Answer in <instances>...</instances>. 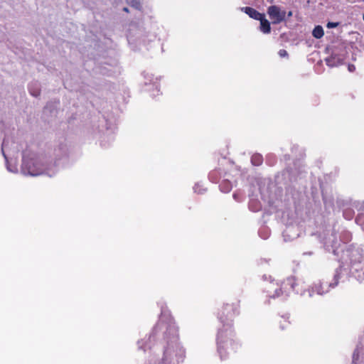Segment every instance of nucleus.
<instances>
[{
	"mask_svg": "<svg viewBox=\"0 0 364 364\" xmlns=\"http://www.w3.org/2000/svg\"><path fill=\"white\" fill-rule=\"evenodd\" d=\"M280 328H281L282 329H284V325H281V326H280Z\"/></svg>",
	"mask_w": 364,
	"mask_h": 364,
	"instance_id": "nucleus-17",
	"label": "nucleus"
},
{
	"mask_svg": "<svg viewBox=\"0 0 364 364\" xmlns=\"http://www.w3.org/2000/svg\"><path fill=\"white\" fill-rule=\"evenodd\" d=\"M123 10H124L125 12H129V9H128V8H127V7H124V8L123 9Z\"/></svg>",
	"mask_w": 364,
	"mask_h": 364,
	"instance_id": "nucleus-14",
	"label": "nucleus"
},
{
	"mask_svg": "<svg viewBox=\"0 0 364 364\" xmlns=\"http://www.w3.org/2000/svg\"><path fill=\"white\" fill-rule=\"evenodd\" d=\"M263 161V158L260 154H255L251 158V162L254 166H259Z\"/></svg>",
	"mask_w": 364,
	"mask_h": 364,
	"instance_id": "nucleus-9",
	"label": "nucleus"
},
{
	"mask_svg": "<svg viewBox=\"0 0 364 364\" xmlns=\"http://www.w3.org/2000/svg\"><path fill=\"white\" fill-rule=\"evenodd\" d=\"M173 353H176V348H173Z\"/></svg>",
	"mask_w": 364,
	"mask_h": 364,
	"instance_id": "nucleus-19",
	"label": "nucleus"
},
{
	"mask_svg": "<svg viewBox=\"0 0 364 364\" xmlns=\"http://www.w3.org/2000/svg\"><path fill=\"white\" fill-rule=\"evenodd\" d=\"M259 21H260V31L264 33H269L271 32V26L269 21L265 18V15Z\"/></svg>",
	"mask_w": 364,
	"mask_h": 364,
	"instance_id": "nucleus-6",
	"label": "nucleus"
},
{
	"mask_svg": "<svg viewBox=\"0 0 364 364\" xmlns=\"http://www.w3.org/2000/svg\"><path fill=\"white\" fill-rule=\"evenodd\" d=\"M295 277H290L284 280L279 287H274V284H270L266 288V291L270 298H276L284 294L288 295L291 291H297L296 287L297 286Z\"/></svg>",
	"mask_w": 364,
	"mask_h": 364,
	"instance_id": "nucleus-3",
	"label": "nucleus"
},
{
	"mask_svg": "<svg viewBox=\"0 0 364 364\" xmlns=\"http://www.w3.org/2000/svg\"><path fill=\"white\" fill-rule=\"evenodd\" d=\"M291 15H292L291 11H289V14H288V16H291Z\"/></svg>",
	"mask_w": 364,
	"mask_h": 364,
	"instance_id": "nucleus-16",
	"label": "nucleus"
},
{
	"mask_svg": "<svg viewBox=\"0 0 364 364\" xmlns=\"http://www.w3.org/2000/svg\"><path fill=\"white\" fill-rule=\"evenodd\" d=\"M338 23H335V22H328V23H327V27H328V28H336V27H337V26H338Z\"/></svg>",
	"mask_w": 364,
	"mask_h": 364,
	"instance_id": "nucleus-12",
	"label": "nucleus"
},
{
	"mask_svg": "<svg viewBox=\"0 0 364 364\" xmlns=\"http://www.w3.org/2000/svg\"><path fill=\"white\" fill-rule=\"evenodd\" d=\"M242 10L250 18L258 21L264 15V14L259 13L256 9L249 6L243 7L242 8Z\"/></svg>",
	"mask_w": 364,
	"mask_h": 364,
	"instance_id": "nucleus-5",
	"label": "nucleus"
},
{
	"mask_svg": "<svg viewBox=\"0 0 364 364\" xmlns=\"http://www.w3.org/2000/svg\"><path fill=\"white\" fill-rule=\"evenodd\" d=\"M32 95H36V96H37V95H38V93H36V94H35V93H32Z\"/></svg>",
	"mask_w": 364,
	"mask_h": 364,
	"instance_id": "nucleus-18",
	"label": "nucleus"
},
{
	"mask_svg": "<svg viewBox=\"0 0 364 364\" xmlns=\"http://www.w3.org/2000/svg\"><path fill=\"white\" fill-rule=\"evenodd\" d=\"M129 3L136 9H139L141 6L139 0H130Z\"/></svg>",
	"mask_w": 364,
	"mask_h": 364,
	"instance_id": "nucleus-10",
	"label": "nucleus"
},
{
	"mask_svg": "<svg viewBox=\"0 0 364 364\" xmlns=\"http://www.w3.org/2000/svg\"><path fill=\"white\" fill-rule=\"evenodd\" d=\"M240 301L224 303L219 309L217 317L222 324L217 337L218 351L221 359H226L231 353L237 352L240 343L234 338L235 333L233 321L240 314Z\"/></svg>",
	"mask_w": 364,
	"mask_h": 364,
	"instance_id": "nucleus-1",
	"label": "nucleus"
},
{
	"mask_svg": "<svg viewBox=\"0 0 364 364\" xmlns=\"http://www.w3.org/2000/svg\"><path fill=\"white\" fill-rule=\"evenodd\" d=\"M279 55L280 57L283 58V57H286L288 55V53L287 52L286 50L284 49H281L279 51Z\"/></svg>",
	"mask_w": 364,
	"mask_h": 364,
	"instance_id": "nucleus-11",
	"label": "nucleus"
},
{
	"mask_svg": "<svg viewBox=\"0 0 364 364\" xmlns=\"http://www.w3.org/2000/svg\"><path fill=\"white\" fill-rule=\"evenodd\" d=\"M312 35L314 38L319 39L324 35V31L321 26H316L312 31Z\"/></svg>",
	"mask_w": 364,
	"mask_h": 364,
	"instance_id": "nucleus-7",
	"label": "nucleus"
},
{
	"mask_svg": "<svg viewBox=\"0 0 364 364\" xmlns=\"http://www.w3.org/2000/svg\"><path fill=\"white\" fill-rule=\"evenodd\" d=\"M363 21H364V14H363Z\"/></svg>",
	"mask_w": 364,
	"mask_h": 364,
	"instance_id": "nucleus-20",
	"label": "nucleus"
},
{
	"mask_svg": "<svg viewBox=\"0 0 364 364\" xmlns=\"http://www.w3.org/2000/svg\"><path fill=\"white\" fill-rule=\"evenodd\" d=\"M220 190L224 192V193H228L230 191L231 188H232V185L230 183V182L228 181H223L220 184Z\"/></svg>",
	"mask_w": 364,
	"mask_h": 364,
	"instance_id": "nucleus-8",
	"label": "nucleus"
},
{
	"mask_svg": "<svg viewBox=\"0 0 364 364\" xmlns=\"http://www.w3.org/2000/svg\"><path fill=\"white\" fill-rule=\"evenodd\" d=\"M283 322L285 323V324H288V321H287L286 320L283 319Z\"/></svg>",
	"mask_w": 364,
	"mask_h": 364,
	"instance_id": "nucleus-15",
	"label": "nucleus"
},
{
	"mask_svg": "<svg viewBox=\"0 0 364 364\" xmlns=\"http://www.w3.org/2000/svg\"><path fill=\"white\" fill-rule=\"evenodd\" d=\"M286 11L278 6H270L267 9V14L273 24H279L286 19Z\"/></svg>",
	"mask_w": 364,
	"mask_h": 364,
	"instance_id": "nucleus-4",
	"label": "nucleus"
},
{
	"mask_svg": "<svg viewBox=\"0 0 364 364\" xmlns=\"http://www.w3.org/2000/svg\"><path fill=\"white\" fill-rule=\"evenodd\" d=\"M150 339L158 341L164 348L163 361L164 363L183 359L186 350L179 343L178 327L175 322L158 323L154 327Z\"/></svg>",
	"mask_w": 364,
	"mask_h": 364,
	"instance_id": "nucleus-2",
	"label": "nucleus"
},
{
	"mask_svg": "<svg viewBox=\"0 0 364 364\" xmlns=\"http://www.w3.org/2000/svg\"><path fill=\"white\" fill-rule=\"evenodd\" d=\"M348 70L349 72L353 73L355 70V66L353 64H349L348 66Z\"/></svg>",
	"mask_w": 364,
	"mask_h": 364,
	"instance_id": "nucleus-13",
	"label": "nucleus"
}]
</instances>
